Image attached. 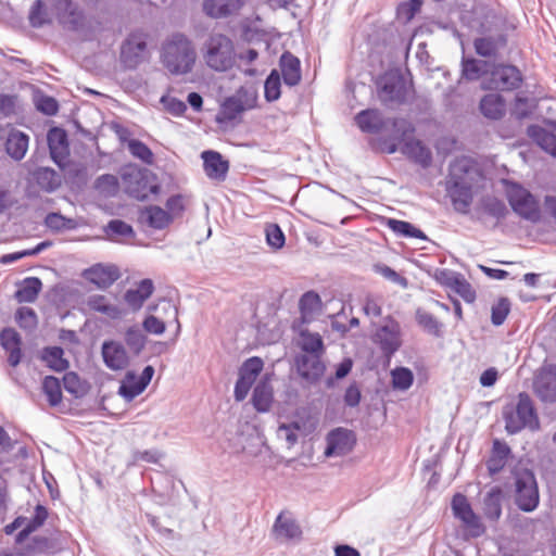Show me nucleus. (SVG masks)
Masks as SVG:
<instances>
[{"label":"nucleus","mask_w":556,"mask_h":556,"mask_svg":"<svg viewBox=\"0 0 556 556\" xmlns=\"http://www.w3.org/2000/svg\"><path fill=\"white\" fill-rule=\"evenodd\" d=\"M63 349L60 346L46 348L42 352V359L55 371H64L68 368V361L63 357Z\"/></svg>","instance_id":"79ce46f5"},{"label":"nucleus","mask_w":556,"mask_h":556,"mask_svg":"<svg viewBox=\"0 0 556 556\" xmlns=\"http://www.w3.org/2000/svg\"><path fill=\"white\" fill-rule=\"evenodd\" d=\"M29 138L22 131H13L9 135L5 142L7 153L15 161L22 160L28 149Z\"/></svg>","instance_id":"f704fd0d"},{"label":"nucleus","mask_w":556,"mask_h":556,"mask_svg":"<svg viewBox=\"0 0 556 556\" xmlns=\"http://www.w3.org/2000/svg\"><path fill=\"white\" fill-rule=\"evenodd\" d=\"M45 225L54 231H61L63 229H73L76 223L72 218H66L60 213H49L45 218Z\"/></svg>","instance_id":"3c124183"},{"label":"nucleus","mask_w":556,"mask_h":556,"mask_svg":"<svg viewBox=\"0 0 556 556\" xmlns=\"http://www.w3.org/2000/svg\"><path fill=\"white\" fill-rule=\"evenodd\" d=\"M416 321L428 333L438 338L442 337L443 325L431 313L422 308H418L416 311Z\"/></svg>","instance_id":"a19ab883"},{"label":"nucleus","mask_w":556,"mask_h":556,"mask_svg":"<svg viewBox=\"0 0 556 556\" xmlns=\"http://www.w3.org/2000/svg\"><path fill=\"white\" fill-rule=\"evenodd\" d=\"M263 366H264L263 361L257 356H253V357L248 358L242 364L241 368L257 378V376L260 375V372L263 369Z\"/></svg>","instance_id":"774afa93"},{"label":"nucleus","mask_w":556,"mask_h":556,"mask_svg":"<svg viewBox=\"0 0 556 556\" xmlns=\"http://www.w3.org/2000/svg\"><path fill=\"white\" fill-rule=\"evenodd\" d=\"M86 305L90 311L101 313L111 319H119L124 315L122 308L110 303L108 298L101 294L89 295Z\"/></svg>","instance_id":"bb28decb"},{"label":"nucleus","mask_w":556,"mask_h":556,"mask_svg":"<svg viewBox=\"0 0 556 556\" xmlns=\"http://www.w3.org/2000/svg\"><path fill=\"white\" fill-rule=\"evenodd\" d=\"M387 226L393 232L402 237L427 240V236L420 229L416 228L413 224L408 222L389 218L387 220Z\"/></svg>","instance_id":"ea45409f"},{"label":"nucleus","mask_w":556,"mask_h":556,"mask_svg":"<svg viewBox=\"0 0 556 556\" xmlns=\"http://www.w3.org/2000/svg\"><path fill=\"white\" fill-rule=\"evenodd\" d=\"M94 188L104 197H114L119 189L118 178L111 174L101 175L96 179Z\"/></svg>","instance_id":"de8ad7c7"},{"label":"nucleus","mask_w":556,"mask_h":556,"mask_svg":"<svg viewBox=\"0 0 556 556\" xmlns=\"http://www.w3.org/2000/svg\"><path fill=\"white\" fill-rule=\"evenodd\" d=\"M127 148L134 157L139 159L148 165L153 163L154 155L144 142L138 139H131L128 141Z\"/></svg>","instance_id":"09e8293b"},{"label":"nucleus","mask_w":556,"mask_h":556,"mask_svg":"<svg viewBox=\"0 0 556 556\" xmlns=\"http://www.w3.org/2000/svg\"><path fill=\"white\" fill-rule=\"evenodd\" d=\"M102 357L106 367L112 370L124 369L129 362L124 345L116 341H105L102 344Z\"/></svg>","instance_id":"aec40b11"},{"label":"nucleus","mask_w":556,"mask_h":556,"mask_svg":"<svg viewBox=\"0 0 556 556\" xmlns=\"http://www.w3.org/2000/svg\"><path fill=\"white\" fill-rule=\"evenodd\" d=\"M484 514L491 520H496L502 514L501 491L498 489L489 492L483 500Z\"/></svg>","instance_id":"c03bdc74"},{"label":"nucleus","mask_w":556,"mask_h":556,"mask_svg":"<svg viewBox=\"0 0 556 556\" xmlns=\"http://www.w3.org/2000/svg\"><path fill=\"white\" fill-rule=\"evenodd\" d=\"M281 75L286 85L293 87L301 81V63L300 60L286 51L279 60Z\"/></svg>","instance_id":"5701e85b"},{"label":"nucleus","mask_w":556,"mask_h":556,"mask_svg":"<svg viewBox=\"0 0 556 556\" xmlns=\"http://www.w3.org/2000/svg\"><path fill=\"white\" fill-rule=\"evenodd\" d=\"M36 108L46 115H55L59 111L58 101L49 96H40L36 99Z\"/></svg>","instance_id":"052dcab7"},{"label":"nucleus","mask_w":556,"mask_h":556,"mask_svg":"<svg viewBox=\"0 0 556 556\" xmlns=\"http://www.w3.org/2000/svg\"><path fill=\"white\" fill-rule=\"evenodd\" d=\"M162 102L165 104L168 112L177 116L184 114L187 110L186 103L175 98H162Z\"/></svg>","instance_id":"338daca9"},{"label":"nucleus","mask_w":556,"mask_h":556,"mask_svg":"<svg viewBox=\"0 0 556 556\" xmlns=\"http://www.w3.org/2000/svg\"><path fill=\"white\" fill-rule=\"evenodd\" d=\"M478 170L468 160H458L451 165L447 191L455 208L467 212L472 201V186Z\"/></svg>","instance_id":"f257e3e1"},{"label":"nucleus","mask_w":556,"mask_h":556,"mask_svg":"<svg viewBox=\"0 0 556 556\" xmlns=\"http://www.w3.org/2000/svg\"><path fill=\"white\" fill-rule=\"evenodd\" d=\"M154 291V285L151 279H142L137 289H129L126 291L124 299L125 302L135 311L142 307L144 301L151 296Z\"/></svg>","instance_id":"a878e982"},{"label":"nucleus","mask_w":556,"mask_h":556,"mask_svg":"<svg viewBox=\"0 0 556 556\" xmlns=\"http://www.w3.org/2000/svg\"><path fill=\"white\" fill-rule=\"evenodd\" d=\"M320 298L317 293L309 291L302 295L300 300V309L304 320L318 309Z\"/></svg>","instance_id":"864d4df0"},{"label":"nucleus","mask_w":556,"mask_h":556,"mask_svg":"<svg viewBox=\"0 0 556 556\" xmlns=\"http://www.w3.org/2000/svg\"><path fill=\"white\" fill-rule=\"evenodd\" d=\"M482 208L483 211L497 219L504 218L507 213V207L501 200L488 197L482 200Z\"/></svg>","instance_id":"5fc2aeb1"},{"label":"nucleus","mask_w":556,"mask_h":556,"mask_svg":"<svg viewBox=\"0 0 556 556\" xmlns=\"http://www.w3.org/2000/svg\"><path fill=\"white\" fill-rule=\"evenodd\" d=\"M281 78L278 70L274 68L264 84V97L266 101L274 102L280 98Z\"/></svg>","instance_id":"49530a36"},{"label":"nucleus","mask_w":556,"mask_h":556,"mask_svg":"<svg viewBox=\"0 0 556 556\" xmlns=\"http://www.w3.org/2000/svg\"><path fill=\"white\" fill-rule=\"evenodd\" d=\"M508 202L520 217L536 223L540 220L539 203L533 194L518 184H511L507 188Z\"/></svg>","instance_id":"6e6552de"},{"label":"nucleus","mask_w":556,"mask_h":556,"mask_svg":"<svg viewBox=\"0 0 556 556\" xmlns=\"http://www.w3.org/2000/svg\"><path fill=\"white\" fill-rule=\"evenodd\" d=\"M141 218L154 229H164L173 222V216L156 205L146 207L141 213Z\"/></svg>","instance_id":"2f4dec72"},{"label":"nucleus","mask_w":556,"mask_h":556,"mask_svg":"<svg viewBox=\"0 0 556 556\" xmlns=\"http://www.w3.org/2000/svg\"><path fill=\"white\" fill-rule=\"evenodd\" d=\"M35 184L46 192H53L61 186L60 175L50 167H38L30 173Z\"/></svg>","instance_id":"cd10ccee"},{"label":"nucleus","mask_w":556,"mask_h":556,"mask_svg":"<svg viewBox=\"0 0 556 556\" xmlns=\"http://www.w3.org/2000/svg\"><path fill=\"white\" fill-rule=\"evenodd\" d=\"M105 232L111 239H116L118 237L134 236L132 227L121 219H113V220L109 222V224L105 228Z\"/></svg>","instance_id":"6e6d98bb"},{"label":"nucleus","mask_w":556,"mask_h":556,"mask_svg":"<svg viewBox=\"0 0 556 556\" xmlns=\"http://www.w3.org/2000/svg\"><path fill=\"white\" fill-rule=\"evenodd\" d=\"M514 500L522 511H533L540 503L538 482L532 470L516 467L511 472Z\"/></svg>","instance_id":"39448f33"},{"label":"nucleus","mask_w":556,"mask_h":556,"mask_svg":"<svg viewBox=\"0 0 556 556\" xmlns=\"http://www.w3.org/2000/svg\"><path fill=\"white\" fill-rule=\"evenodd\" d=\"M47 141L53 162L63 167L70 155L67 134L64 129L53 127L48 131Z\"/></svg>","instance_id":"2eb2a0df"},{"label":"nucleus","mask_w":556,"mask_h":556,"mask_svg":"<svg viewBox=\"0 0 556 556\" xmlns=\"http://www.w3.org/2000/svg\"><path fill=\"white\" fill-rule=\"evenodd\" d=\"M326 441V457L344 456L353 450L356 438L352 430L336 428L327 434Z\"/></svg>","instance_id":"ddd939ff"},{"label":"nucleus","mask_w":556,"mask_h":556,"mask_svg":"<svg viewBox=\"0 0 556 556\" xmlns=\"http://www.w3.org/2000/svg\"><path fill=\"white\" fill-rule=\"evenodd\" d=\"M372 340L380 348L382 354L390 359L402 345L400 324L388 318L383 325L377 328Z\"/></svg>","instance_id":"9b49d317"},{"label":"nucleus","mask_w":556,"mask_h":556,"mask_svg":"<svg viewBox=\"0 0 556 556\" xmlns=\"http://www.w3.org/2000/svg\"><path fill=\"white\" fill-rule=\"evenodd\" d=\"M376 271L378 274H380L381 276H383L386 279H388L396 285H400L402 287L407 286L406 278H404L403 276H401L394 269H392L391 267H389L387 265H377Z\"/></svg>","instance_id":"e2e57ef3"},{"label":"nucleus","mask_w":556,"mask_h":556,"mask_svg":"<svg viewBox=\"0 0 556 556\" xmlns=\"http://www.w3.org/2000/svg\"><path fill=\"white\" fill-rule=\"evenodd\" d=\"M321 355L301 354L295 358L299 375L308 383L317 382L325 372V365L320 359Z\"/></svg>","instance_id":"dca6fc26"},{"label":"nucleus","mask_w":556,"mask_h":556,"mask_svg":"<svg viewBox=\"0 0 556 556\" xmlns=\"http://www.w3.org/2000/svg\"><path fill=\"white\" fill-rule=\"evenodd\" d=\"M355 123L362 131L367 134H377L386 125L382 113L377 109L361 111L355 116Z\"/></svg>","instance_id":"4be33fe9"},{"label":"nucleus","mask_w":556,"mask_h":556,"mask_svg":"<svg viewBox=\"0 0 556 556\" xmlns=\"http://www.w3.org/2000/svg\"><path fill=\"white\" fill-rule=\"evenodd\" d=\"M481 113L491 119H498L505 113V103L498 93L485 94L480 101Z\"/></svg>","instance_id":"473e14b6"},{"label":"nucleus","mask_w":556,"mask_h":556,"mask_svg":"<svg viewBox=\"0 0 556 556\" xmlns=\"http://www.w3.org/2000/svg\"><path fill=\"white\" fill-rule=\"evenodd\" d=\"M266 241L274 249H281L285 245L286 238L281 228L277 224H269L265 228Z\"/></svg>","instance_id":"bf43d9fd"},{"label":"nucleus","mask_w":556,"mask_h":556,"mask_svg":"<svg viewBox=\"0 0 556 556\" xmlns=\"http://www.w3.org/2000/svg\"><path fill=\"white\" fill-rule=\"evenodd\" d=\"M124 340L129 351L138 356L146 346L147 337L138 325H134L126 329Z\"/></svg>","instance_id":"e433bc0d"},{"label":"nucleus","mask_w":556,"mask_h":556,"mask_svg":"<svg viewBox=\"0 0 556 556\" xmlns=\"http://www.w3.org/2000/svg\"><path fill=\"white\" fill-rule=\"evenodd\" d=\"M15 318L20 327L25 330H33L37 327V315L30 307H20L16 311Z\"/></svg>","instance_id":"4d7b16f0"},{"label":"nucleus","mask_w":556,"mask_h":556,"mask_svg":"<svg viewBox=\"0 0 556 556\" xmlns=\"http://www.w3.org/2000/svg\"><path fill=\"white\" fill-rule=\"evenodd\" d=\"M0 343L1 346L9 353V364L13 367L17 366L22 358V340L18 332L13 328H4L0 332Z\"/></svg>","instance_id":"412c9836"},{"label":"nucleus","mask_w":556,"mask_h":556,"mask_svg":"<svg viewBox=\"0 0 556 556\" xmlns=\"http://www.w3.org/2000/svg\"><path fill=\"white\" fill-rule=\"evenodd\" d=\"M42 391L46 394L51 406H56L62 401L61 382L53 376L45 377L42 381Z\"/></svg>","instance_id":"a18cd8bd"},{"label":"nucleus","mask_w":556,"mask_h":556,"mask_svg":"<svg viewBox=\"0 0 556 556\" xmlns=\"http://www.w3.org/2000/svg\"><path fill=\"white\" fill-rule=\"evenodd\" d=\"M452 509L454 516L462 520L472 536H480L484 532V528L480 522L479 517L473 513L465 495L459 493L454 495L452 500Z\"/></svg>","instance_id":"4468645a"},{"label":"nucleus","mask_w":556,"mask_h":556,"mask_svg":"<svg viewBox=\"0 0 556 556\" xmlns=\"http://www.w3.org/2000/svg\"><path fill=\"white\" fill-rule=\"evenodd\" d=\"M201 157L203 160L204 172L210 179L217 181H224L226 179L229 163L227 160L223 159L220 153L207 150L202 152Z\"/></svg>","instance_id":"6ab92c4d"},{"label":"nucleus","mask_w":556,"mask_h":556,"mask_svg":"<svg viewBox=\"0 0 556 556\" xmlns=\"http://www.w3.org/2000/svg\"><path fill=\"white\" fill-rule=\"evenodd\" d=\"M509 454L510 448L506 443L501 442L498 440H495L493 442L491 455L486 460V468L490 475L493 476L504 468Z\"/></svg>","instance_id":"c756f323"},{"label":"nucleus","mask_w":556,"mask_h":556,"mask_svg":"<svg viewBox=\"0 0 556 556\" xmlns=\"http://www.w3.org/2000/svg\"><path fill=\"white\" fill-rule=\"evenodd\" d=\"M42 289V282L37 277H27L18 286L14 298L18 303H33Z\"/></svg>","instance_id":"c85d7f7f"},{"label":"nucleus","mask_w":556,"mask_h":556,"mask_svg":"<svg viewBox=\"0 0 556 556\" xmlns=\"http://www.w3.org/2000/svg\"><path fill=\"white\" fill-rule=\"evenodd\" d=\"M378 98L386 104H401L406 99L404 78L396 73H386L377 80Z\"/></svg>","instance_id":"9d476101"},{"label":"nucleus","mask_w":556,"mask_h":556,"mask_svg":"<svg viewBox=\"0 0 556 556\" xmlns=\"http://www.w3.org/2000/svg\"><path fill=\"white\" fill-rule=\"evenodd\" d=\"M490 63L486 61H480L473 58L462 59V75L467 80H477L481 76L483 78L489 75Z\"/></svg>","instance_id":"72a5a7b5"},{"label":"nucleus","mask_w":556,"mask_h":556,"mask_svg":"<svg viewBox=\"0 0 556 556\" xmlns=\"http://www.w3.org/2000/svg\"><path fill=\"white\" fill-rule=\"evenodd\" d=\"M239 8V0H204L203 3L204 12L215 18L228 16Z\"/></svg>","instance_id":"7c9ffc66"},{"label":"nucleus","mask_w":556,"mask_h":556,"mask_svg":"<svg viewBox=\"0 0 556 556\" xmlns=\"http://www.w3.org/2000/svg\"><path fill=\"white\" fill-rule=\"evenodd\" d=\"M392 386L396 390L405 391L410 388L414 376L410 369L406 367H397L391 371Z\"/></svg>","instance_id":"8fccbe9b"},{"label":"nucleus","mask_w":556,"mask_h":556,"mask_svg":"<svg viewBox=\"0 0 556 556\" xmlns=\"http://www.w3.org/2000/svg\"><path fill=\"white\" fill-rule=\"evenodd\" d=\"M144 390L146 387L138 380L136 374L134 371H128L125 376V380L119 386L118 394L127 402H130Z\"/></svg>","instance_id":"4c0bfd02"},{"label":"nucleus","mask_w":556,"mask_h":556,"mask_svg":"<svg viewBox=\"0 0 556 556\" xmlns=\"http://www.w3.org/2000/svg\"><path fill=\"white\" fill-rule=\"evenodd\" d=\"M147 52V37L141 31L131 33L123 42L121 61L127 68H136L143 62Z\"/></svg>","instance_id":"f8f14e48"},{"label":"nucleus","mask_w":556,"mask_h":556,"mask_svg":"<svg viewBox=\"0 0 556 556\" xmlns=\"http://www.w3.org/2000/svg\"><path fill=\"white\" fill-rule=\"evenodd\" d=\"M505 429L509 434L520 432L522 429L538 430L539 417L531 397L522 392L518 394L515 403H509L503 408Z\"/></svg>","instance_id":"7ed1b4c3"},{"label":"nucleus","mask_w":556,"mask_h":556,"mask_svg":"<svg viewBox=\"0 0 556 556\" xmlns=\"http://www.w3.org/2000/svg\"><path fill=\"white\" fill-rule=\"evenodd\" d=\"M124 191L131 198L143 201L149 194H157L160 185L156 176L147 168L125 166L121 173Z\"/></svg>","instance_id":"20e7f679"},{"label":"nucleus","mask_w":556,"mask_h":556,"mask_svg":"<svg viewBox=\"0 0 556 556\" xmlns=\"http://www.w3.org/2000/svg\"><path fill=\"white\" fill-rule=\"evenodd\" d=\"M300 336V346L304 354L323 355L324 342L319 333H312L307 330H302Z\"/></svg>","instance_id":"37998d69"},{"label":"nucleus","mask_w":556,"mask_h":556,"mask_svg":"<svg viewBox=\"0 0 556 556\" xmlns=\"http://www.w3.org/2000/svg\"><path fill=\"white\" fill-rule=\"evenodd\" d=\"M510 312V302L507 298H501L491 308V321L494 326L504 324Z\"/></svg>","instance_id":"603ef678"},{"label":"nucleus","mask_w":556,"mask_h":556,"mask_svg":"<svg viewBox=\"0 0 556 556\" xmlns=\"http://www.w3.org/2000/svg\"><path fill=\"white\" fill-rule=\"evenodd\" d=\"M256 102V96L248 89L241 87L235 94L226 98L220 105L217 115V122H232L244 111L253 109Z\"/></svg>","instance_id":"1a4fd4ad"},{"label":"nucleus","mask_w":556,"mask_h":556,"mask_svg":"<svg viewBox=\"0 0 556 556\" xmlns=\"http://www.w3.org/2000/svg\"><path fill=\"white\" fill-rule=\"evenodd\" d=\"M534 390L542 401H556V365H547L541 369L534 381Z\"/></svg>","instance_id":"f3484780"},{"label":"nucleus","mask_w":556,"mask_h":556,"mask_svg":"<svg viewBox=\"0 0 556 556\" xmlns=\"http://www.w3.org/2000/svg\"><path fill=\"white\" fill-rule=\"evenodd\" d=\"M204 60L216 72L230 70L236 60L233 42L222 34H213L205 42Z\"/></svg>","instance_id":"423d86ee"},{"label":"nucleus","mask_w":556,"mask_h":556,"mask_svg":"<svg viewBox=\"0 0 556 556\" xmlns=\"http://www.w3.org/2000/svg\"><path fill=\"white\" fill-rule=\"evenodd\" d=\"M402 152L424 168L431 164L432 153L420 140H407L402 148Z\"/></svg>","instance_id":"b1692460"},{"label":"nucleus","mask_w":556,"mask_h":556,"mask_svg":"<svg viewBox=\"0 0 556 556\" xmlns=\"http://www.w3.org/2000/svg\"><path fill=\"white\" fill-rule=\"evenodd\" d=\"M296 430H299V426L296 424L281 425L278 428V435L285 438L289 445H293L298 441V435L295 433Z\"/></svg>","instance_id":"69168bd1"},{"label":"nucleus","mask_w":556,"mask_h":556,"mask_svg":"<svg viewBox=\"0 0 556 556\" xmlns=\"http://www.w3.org/2000/svg\"><path fill=\"white\" fill-rule=\"evenodd\" d=\"M63 386L64 389L75 396H79L83 394L84 389L81 387V381L77 374L73 371H68L63 377Z\"/></svg>","instance_id":"680f3d73"},{"label":"nucleus","mask_w":556,"mask_h":556,"mask_svg":"<svg viewBox=\"0 0 556 556\" xmlns=\"http://www.w3.org/2000/svg\"><path fill=\"white\" fill-rule=\"evenodd\" d=\"M274 533L278 540H299L302 535V530L296 521L288 516L280 514L273 527Z\"/></svg>","instance_id":"393cba45"},{"label":"nucleus","mask_w":556,"mask_h":556,"mask_svg":"<svg viewBox=\"0 0 556 556\" xmlns=\"http://www.w3.org/2000/svg\"><path fill=\"white\" fill-rule=\"evenodd\" d=\"M195 59L197 53L192 41L182 34H174L163 45L162 62L172 74L190 73Z\"/></svg>","instance_id":"f03ea898"},{"label":"nucleus","mask_w":556,"mask_h":556,"mask_svg":"<svg viewBox=\"0 0 556 556\" xmlns=\"http://www.w3.org/2000/svg\"><path fill=\"white\" fill-rule=\"evenodd\" d=\"M143 331H147L152 334H162L165 329V323L160 320L153 315H149L142 323Z\"/></svg>","instance_id":"0e129e2a"},{"label":"nucleus","mask_w":556,"mask_h":556,"mask_svg":"<svg viewBox=\"0 0 556 556\" xmlns=\"http://www.w3.org/2000/svg\"><path fill=\"white\" fill-rule=\"evenodd\" d=\"M274 400L271 386L267 381L256 384L252 395V403L257 412L265 413L270 409Z\"/></svg>","instance_id":"c9c22d12"},{"label":"nucleus","mask_w":556,"mask_h":556,"mask_svg":"<svg viewBox=\"0 0 556 556\" xmlns=\"http://www.w3.org/2000/svg\"><path fill=\"white\" fill-rule=\"evenodd\" d=\"M477 54L481 56H493L498 50L497 41L493 37L477 38L473 42Z\"/></svg>","instance_id":"13d9d810"},{"label":"nucleus","mask_w":556,"mask_h":556,"mask_svg":"<svg viewBox=\"0 0 556 556\" xmlns=\"http://www.w3.org/2000/svg\"><path fill=\"white\" fill-rule=\"evenodd\" d=\"M119 276V270L114 265L97 264L84 271V277L102 290L110 288Z\"/></svg>","instance_id":"a211bd4d"},{"label":"nucleus","mask_w":556,"mask_h":556,"mask_svg":"<svg viewBox=\"0 0 556 556\" xmlns=\"http://www.w3.org/2000/svg\"><path fill=\"white\" fill-rule=\"evenodd\" d=\"M447 286L466 302L472 303L476 300V291L463 275L453 274L447 280Z\"/></svg>","instance_id":"58836bf2"},{"label":"nucleus","mask_w":556,"mask_h":556,"mask_svg":"<svg viewBox=\"0 0 556 556\" xmlns=\"http://www.w3.org/2000/svg\"><path fill=\"white\" fill-rule=\"evenodd\" d=\"M522 80V74L516 66L497 64L482 79L481 87L484 90L511 91L518 89Z\"/></svg>","instance_id":"0eeeda50"}]
</instances>
